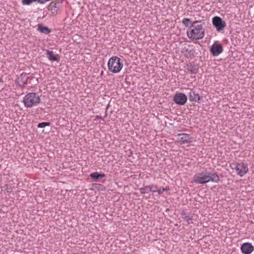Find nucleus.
Returning <instances> with one entry per match:
<instances>
[{
    "instance_id": "4",
    "label": "nucleus",
    "mask_w": 254,
    "mask_h": 254,
    "mask_svg": "<svg viewBox=\"0 0 254 254\" xmlns=\"http://www.w3.org/2000/svg\"><path fill=\"white\" fill-rule=\"evenodd\" d=\"M41 99L40 96L35 93H29L23 98V103L27 108H31L39 104Z\"/></svg>"
},
{
    "instance_id": "18",
    "label": "nucleus",
    "mask_w": 254,
    "mask_h": 254,
    "mask_svg": "<svg viewBox=\"0 0 254 254\" xmlns=\"http://www.w3.org/2000/svg\"><path fill=\"white\" fill-rule=\"evenodd\" d=\"M145 188V187H143V188H141L139 189V190H140V192L142 194H144L145 193H147L149 191H150V189L149 188L146 189V190H144V189Z\"/></svg>"
},
{
    "instance_id": "23",
    "label": "nucleus",
    "mask_w": 254,
    "mask_h": 254,
    "mask_svg": "<svg viewBox=\"0 0 254 254\" xmlns=\"http://www.w3.org/2000/svg\"><path fill=\"white\" fill-rule=\"evenodd\" d=\"M102 119V117L101 116H96L95 117V120H96L97 119Z\"/></svg>"
},
{
    "instance_id": "14",
    "label": "nucleus",
    "mask_w": 254,
    "mask_h": 254,
    "mask_svg": "<svg viewBox=\"0 0 254 254\" xmlns=\"http://www.w3.org/2000/svg\"><path fill=\"white\" fill-rule=\"evenodd\" d=\"M189 98L191 101H198L200 100V96L198 94H196L194 92L190 93Z\"/></svg>"
},
{
    "instance_id": "17",
    "label": "nucleus",
    "mask_w": 254,
    "mask_h": 254,
    "mask_svg": "<svg viewBox=\"0 0 254 254\" xmlns=\"http://www.w3.org/2000/svg\"><path fill=\"white\" fill-rule=\"evenodd\" d=\"M35 1L38 2V0H22V3L23 5H30Z\"/></svg>"
},
{
    "instance_id": "21",
    "label": "nucleus",
    "mask_w": 254,
    "mask_h": 254,
    "mask_svg": "<svg viewBox=\"0 0 254 254\" xmlns=\"http://www.w3.org/2000/svg\"><path fill=\"white\" fill-rule=\"evenodd\" d=\"M183 218L185 220H186L189 223H190L189 221L191 220V218L189 216H187V215H185V217H183Z\"/></svg>"
},
{
    "instance_id": "22",
    "label": "nucleus",
    "mask_w": 254,
    "mask_h": 254,
    "mask_svg": "<svg viewBox=\"0 0 254 254\" xmlns=\"http://www.w3.org/2000/svg\"><path fill=\"white\" fill-rule=\"evenodd\" d=\"M51 10V12L52 13V14H53L54 15L57 14V10L56 7H55L54 8H52Z\"/></svg>"
},
{
    "instance_id": "2",
    "label": "nucleus",
    "mask_w": 254,
    "mask_h": 254,
    "mask_svg": "<svg viewBox=\"0 0 254 254\" xmlns=\"http://www.w3.org/2000/svg\"><path fill=\"white\" fill-rule=\"evenodd\" d=\"M195 21L187 31V36L191 40H198L202 39L204 35V29L202 24L195 25Z\"/></svg>"
},
{
    "instance_id": "13",
    "label": "nucleus",
    "mask_w": 254,
    "mask_h": 254,
    "mask_svg": "<svg viewBox=\"0 0 254 254\" xmlns=\"http://www.w3.org/2000/svg\"><path fill=\"white\" fill-rule=\"evenodd\" d=\"M28 77L26 73H22L18 79V83L20 86H23L27 84Z\"/></svg>"
},
{
    "instance_id": "8",
    "label": "nucleus",
    "mask_w": 254,
    "mask_h": 254,
    "mask_svg": "<svg viewBox=\"0 0 254 254\" xmlns=\"http://www.w3.org/2000/svg\"><path fill=\"white\" fill-rule=\"evenodd\" d=\"M177 136L179 137L178 138L177 141L181 144H189L192 141V137L188 134L179 133Z\"/></svg>"
},
{
    "instance_id": "12",
    "label": "nucleus",
    "mask_w": 254,
    "mask_h": 254,
    "mask_svg": "<svg viewBox=\"0 0 254 254\" xmlns=\"http://www.w3.org/2000/svg\"><path fill=\"white\" fill-rule=\"evenodd\" d=\"M48 58L51 61H60V56L58 54H55L53 51H47Z\"/></svg>"
},
{
    "instance_id": "5",
    "label": "nucleus",
    "mask_w": 254,
    "mask_h": 254,
    "mask_svg": "<svg viewBox=\"0 0 254 254\" xmlns=\"http://www.w3.org/2000/svg\"><path fill=\"white\" fill-rule=\"evenodd\" d=\"M230 166L232 169L235 170L236 174L240 177L244 176L249 171L248 165L244 162L232 163Z\"/></svg>"
},
{
    "instance_id": "15",
    "label": "nucleus",
    "mask_w": 254,
    "mask_h": 254,
    "mask_svg": "<svg viewBox=\"0 0 254 254\" xmlns=\"http://www.w3.org/2000/svg\"><path fill=\"white\" fill-rule=\"evenodd\" d=\"M90 176L93 179L97 180L99 178H103L105 177V175L104 174H99L98 172H94L91 173L90 175Z\"/></svg>"
},
{
    "instance_id": "16",
    "label": "nucleus",
    "mask_w": 254,
    "mask_h": 254,
    "mask_svg": "<svg viewBox=\"0 0 254 254\" xmlns=\"http://www.w3.org/2000/svg\"><path fill=\"white\" fill-rule=\"evenodd\" d=\"M38 29L42 33L48 34L50 32V30L46 27H39Z\"/></svg>"
},
{
    "instance_id": "20",
    "label": "nucleus",
    "mask_w": 254,
    "mask_h": 254,
    "mask_svg": "<svg viewBox=\"0 0 254 254\" xmlns=\"http://www.w3.org/2000/svg\"><path fill=\"white\" fill-rule=\"evenodd\" d=\"M50 125V123H46V122H42L41 123H39L38 125V127L43 128L45 127L46 126H49Z\"/></svg>"
},
{
    "instance_id": "3",
    "label": "nucleus",
    "mask_w": 254,
    "mask_h": 254,
    "mask_svg": "<svg viewBox=\"0 0 254 254\" xmlns=\"http://www.w3.org/2000/svg\"><path fill=\"white\" fill-rule=\"evenodd\" d=\"M123 67V63L120 58L113 56L110 58L108 62L109 70L112 73H119Z\"/></svg>"
},
{
    "instance_id": "9",
    "label": "nucleus",
    "mask_w": 254,
    "mask_h": 254,
    "mask_svg": "<svg viewBox=\"0 0 254 254\" xmlns=\"http://www.w3.org/2000/svg\"><path fill=\"white\" fill-rule=\"evenodd\" d=\"M148 188L150 189V191L152 192H157L158 194L159 195L162 194L163 191H168L170 190V188L169 187H166L165 188H162V189H158L157 186L154 185H150L149 186H145V188L144 189L146 190Z\"/></svg>"
},
{
    "instance_id": "1",
    "label": "nucleus",
    "mask_w": 254,
    "mask_h": 254,
    "mask_svg": "<svg viewBox=\"0 0 254 254\" xmlns=\"http://www.w3.org/2000/svg\"><path fill=\"white\" fill-rule=\"evenodd\" d=\"M219 177L215 173L203 171L195 174L193 176V181L196 184H204L210 182L217 183Z\"/></svg>"
},
{
    "instance_id": "10",
    "label": "nucleus",
    "mask_w": 254,
    "mask_h": 254,
    "mask_svg": "<svg viewBox=\"0 0 254 254\" xmlns=\"http://www.w3.org/2000/svg\"><path fill=\"white\" fill-rule=\"evenodd\" d=\"M241 250L244 254H250L254 251V247L251 243H245L242 245Z\"/></svg>"
},
{
    "instance_id": "7",
    "label": "nucleus",
    "mask_w": 254,
    "mask_h": 254,
    "mask_svg": "<svg viewBox=\"0 0 254 254\" xmlns=\"http://www.w3.org/2000/svg\"><path fill=\"white\" fill-rule=\"evenodd\" d=\"M174 101L178 105H183L187 102V97L184 93H177L174 97Z\"/></svg>"
},
{
    "instance_id": "6",
    "label": "nucleus",
    "mask_w": 254,
    "mask_h": 254,
    "mask_svg": "<svg viewBox=\"0 0 254 254\" xmlns=\"http://www.w3.org/2000/svg\"><path fill=\"white\" fill-rule=\"evenodd\" d=\"M212 23L218 31L223 30L226 26V22L223 21L220 17H214L212 19Z\"/></svg>"
},
{
    "instance_id": "19",
    "label": "nucleus",
    "mask_w": 254,
    "mask_h": 254,
    "mask_svg": "<svg viewBox=\"0 0 254 254\" xmlns=\"http://www.w3.org/2000/svg\"><path fill=\"white\" fill-rule=\"evenodd\" d=\"M182 22L186 26H188L190 23V19L186 18L183 19Z\"/></svg>"
},
{
    "instance_id": "11",
    "label": "nucleus",
    "mask_w": 254,
    "mask_h": 254,
    "mask_svg": "<svg viewBox=\"0 0 254 254\" xmlns=\"http://www.w3.org/2000/svg\"><path fill=\"white\" fill-rule=\"evenodd\" d=\"M223 49L221 44H214L210 48V52L214 56H218L223 52Z\"/></svg>"
}]
</instances>
